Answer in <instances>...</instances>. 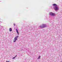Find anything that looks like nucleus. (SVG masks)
I'll list each match as a JSON object with an SVG mask.
<instances>
[{
  "instance_id": "1",
  "label": "nucleus",
  "mask_w": 62,
  "mask_h": 62,
  "mask_svg": "<svg viewBox=\"0 0 62 62\" xmlns=\"http://www.w3.org/2000/svg\"><path fill=\"white\" fill-rule=\"evenodd\" d=\"M46 27V25L45 24H42V25L40 26V27L41 28H43Z\"/></svg>"
},
{
  "instance_id": "2",
  "label": "nucleus",
  "mask_w": 62,
  "mask_h": 62,
  "mask_svg": "<svg viewBox=\"0 0 62 62\" xmlns=\"http://www.w3.org/2000/svg\"><path fill=\"white\" fill-rule=\"evenodd\" d=\"M53 8H54L55 10H59V8L57 6L55 7H53Z\"/></svg>"
},
{
  "instance_id": "3",
  "label": "nucleus",
  "mask_w": 62,
  "mask_h": 62,
  "mask_svg": "<svg viewBox=\"0 0 62 62\" xmlns=\"http://www.w3.org/2000/svg\"><path fill=\"white\" fill-rule=\"evenodd\" d=\"M50 15H51V16H54L55 15L54 13H50Z\"/></svg>"
},
{
  "instance_id": "4",
  "label": "nucleus",
  "mask_w": 62,
  "mask_h": 62,
  "mask_svg": "<svg viewBox=\"0 0 62 62\" xmlns=\"http://www.w3.org/2000/svg\"><path fill=\"white\" fill-rule=\"evenodd\" d=\"M52 5L53 6H54L53 7H54V8L55 7H57V5L55 4H53Z\"/></svg>"
},
{
  "instance_id": "5",
  "label": "nucleus",
  "mask_w": 62,
  "mask_h": 62,
  "mask_svg": "<svg viewBox=\"0 0 62 62\" xmlns=\"http://www.w3.org/2000/svg\"><path fill=\"white\" fill-rule=\"evenodd\" d=\"M17 40V38H14V40L13 41V42H15Z\"/></svg>"
},
{
  "instance_id": "6",
  "label": "nucleus",
  "mask_w": 62,
  "mask_h": 62,
  "mask_svg": "<svg viewBox=\"0 0 62 62\" xmlns=\"http://www.w3.org/2000/svg\"><path fill=\"white\" fill-rule=\"evenodd\" d=\"M16 32H17V34H18V35H19V32H18V30L17 29H16Z\"/></svg>"
},
{
  "instance_id": "7",
  "label": "nucleus",
  "mask_w": 62,
  "mask_h": 62,
  "mask_svg": "<svg viewBox=\"0 0 62 62\" xmlns=\"http://www.w3.org/2000/svg\"><path fill=\"white\" fill-rule=\"evenodd\" d=\"M9 31L10 32L12 31V29L11 28H10L9 29Z\"/></svg>"
},
{
  "instance_id": "8",
  "label": "nucleus",
  "mask_w": 62,
  "mask_h": 62,
  "mask_svg": "<svg viewBox=\"0 0 62 62\" xmlns=\"http://www.w3.org/2000/svg\"><path fill=\"white\" fill-rule=\"evenodd\" d=\"M40 56H39L38 58H37V59H40Z\"/></svg>"
},
{
  "instance_id": "9",
  "label": "nucleus",
  "mask_w": 62,
  "mask_h": 62,
  "mask_svg": "<svg viewBox=\"0 0 62 62\" xmlns=\"http://www.w3.org/2000/svg\"><path fill=\"white\" fill-rule=\"evenodd\" d=\"M19 37V36H17L16 37H15L16 38V39H17V38H18V37Z\"/></svg>"
},
{
  "instance_id": "10",
  "label": "nucleus",
  "mask_w": 62,
  "mask_h": 62,
  "mask_svg": "<svg viewBox=\"0 0 62 62\" xmlns=\"http://www.w3.org/2000/svg\"><path fill=\"white\" fill-rule=\"evenodd\" d=\"M15 57H13V59H15Z\"/></svg>"
},
{
  "instance_id": "11",
  "label": "nucleus",
  "mask_w": 62,
  "mask_h": 62,
  "mask_svg": "<svg viewBox=\"0 0 62 62\" xmlns=\"http://www.w3.org/2000/svg\"><path fill=\"white\" fill-rule=\"evenodd\" d=\"M17 55H16V56H15V57H16V56H17Z\"/></svg>"
},
{
  "instance_id": "12",
  "label": "nucleus",
  "mask_w": 62,
  "mask_h": 62,
  "mask_svg": "<svg viewBox=\"0 0 62 62\" xmlns=\"http://www.w3.org/2000/svg\"><path fill=\"white\" fill-rule=\"evenodd\" d=\"M6 62H9V61H6Z\"/></svg>"
},
{
  "instance_id": "13",
  "label": "nucleus",
  "mask_w": 62,
  "mask_h": 62,
  "mask_svg": "<svg viewBox=\"0 0 62 62\" xmlns=\"http://www.w3.org/2000/svg\"><path fill=\"white\" fill-rule=\"evenodd\" d=\"M14 25L15 26V24H14Z\"/></svg>"
}]
</instances>
